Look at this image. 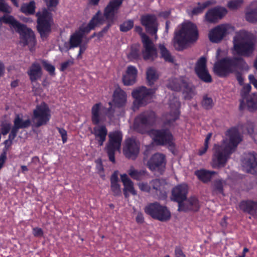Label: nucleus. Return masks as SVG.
<instances>
[{
    "label": "nucleus",
    "mask_w": 257,
    "mask_h": 257,
    "mask_svg": "<svg viewBox=\"0 0 257 257\" xmlns=\"http://www.w3.org/2000/svg\"><path fill=\"white\" fill-rule=\"evenodd\" d=\"M226 135L229 138L228 142L224 141L222 144H214L213 146L211 164L213 168L224 167L230 156L242 141L237 127L229 128L226 132Z\"/></svg>",
    "instance_id": "f257e3e1"
},
{
    "label": "nucleus",
    "mask_w": 257,
    "mask_h": 257,
    "mask_svg": "<svg viewBox=\"0 0 257 257\" xmlns=\"http://www.w3.org/2000/svg\"><path fill=\"white\" fill-rule=\"evenodd\" d=\"M247 67V63L241 57H226L215 63L213 71L217 76L225 77L238 70H245Z\"/></svg>",
    "instance_id": "f03ea898"
},
{
    "label": "nucleus",
    "mask_w": 257,
    "mask_h": 257,
    "mask_svg": "<svg viewBox=\"0 0 257 257\" xmlns=\"http://www.w3.org/2000/svg\"><path fill=\"white\" fill-rule=\"evenodd\" d=\"M198 36V31L194 24L190 22L184 23L181 28L175 33L174 46L177 50H183L188 43L196 42Z\"/></svg>",
    "instance_id": "7ed1b4c3"
},
{
    "label": "nucleus",
    "mask_w": 257,
    "mask_h": 257,
    "mask_svg": "<svg viewBox=\"0 0 257 257\" xmlns=\"http://www.w3.org/2000/svg\"><path fill=\"white\" fill-rule=\"evenodd\" d=\"M102 104L97 103L91 108V121L95 125L91 131V134L94 135L95 139L97 141L99 146H102L106 140L107 135V130L105 125L98 124L103 122L105 120V115L101 112Z\"/></svg>",
    "instance_id": "20e7f679"
},
{
    "label": "nucleus",
    "mask_w": 257,
    "mask_h": 257,
    "mask_svg": "<svg viewBox=\"0 0 257 257\" xmlns=\"http://www.w3.org/2000/svg\"><path fill=\"white\" fill-rule=\"evenodd\" d=\"M233 51L240 56L250 57L255 49V44L245 31L237 32L233 39Z\"/></svg>",
    "instance_id": "39448f33"
},
{
    "label": "nucleus",
    "mask_w": 257,
    "mask_h": 257,
    "mask_svg": "<svg viewBox=\"0 0 257 257\" xmlns=\"http://www.w3.org/2000/svg\"><path fill=\"white\" fill-rule=\"evenodd\" d=\"M167 87L176 92L181 91L186 100H191L196 94V86L185 76L170 78Z\"/></svg>",
    "instance_id": "423d86ee"
},
{
    "label": "nucleus",
    "mask_w": 257,
    "mask_h": 257,
    "mask_svg": "<svg viewBox=\"0 0 257 257\" xmlns=\"http://www.w3.org/2000/svg\"><path fill=\"white\" fill-rule=\"evenodd\" d=\"M156 121L157 115L155 111L151 110L144 111L135 117L134 129L140 134H149Z\"/></svg>",
    "instance_id": "0eeeda50"
},
{
    "label": "nucleus",
    "mask_w": 257,
    "mask_h": 257,
    "mask_svg": "<svg viewBox=\"0 0 257 257\" xmlns=\"http://www.w3.org/2000/svg\"><path fill=\"white\" fill-rule=\"evenodd\" d=\"M37 30L43 41L46 40L52 31V26L53 24L52 14L47 10H43L42 13L36 14Z\"/></svg>",
    "instance_id": "6e6552de"
},
{
    "label": "nucleus",
    "mask_w": 257,
    "mask_h": 257,
    "mask_svg": "<svg viewBox=\"0 0 257 257\" xmlns=\"http://www.w3.org/2000/svg\"><path fill=\"white\" fill-rule=\"evenodd\" d=\"M149 135L152 137L154 142L158 145L167 146L169 151L175 154V144L174 137L167 129H152Z\"/></svg>",
    "instance_id": "1a4fd4ad"
},
{
    "label": "nucleus",
    "mask_w": 257,
    "mask_h": 257,
    "mask_svg": "<svg viewBox=\"0 0 257 257\" xmlns=\"http://www.w3.org/2000/svg\"><path fill=\"white\" fill-rule=\"evenodd\" d=\"M51 117V110L48 105L42 102L40 104L37 105L33 110L32 121L35 127H39L46 125L50 121Z\"/></svg>",
    "instance_id": "9d476101"
},
{
    "label": "nucleus",
    "mask_w": 257,
    "mask_h": 257,
    "mask_svg": "<svg viewBox=\"0 0 257 257\" xmlns=\"http://www.w3.org/2000/svg\"><path fill=\"white\" fill-rule=\"evenodd\" d=\"M144 211L153 218L160 221H167L171 218V213L167 207L157 202L149 204Z\"/></svg>",
    "instance_id": "9b49d317"
},
{
    "label": "nucleus",
    "mask_w": 257,
    "mask_h": 257,
    "mask_svg": "<svg viewBox=\"0 0 257 257\" xmlns=\"http://www.w3.org/2000/svg\"><path fill=\"white\" fill-rule=\"evenodd\" d=\"M155 91V89H147L145 86L134 90L132 95L135 99L133 102L134 107L139 108L141 106L146 105L149 103Z\"/></svg>",
    "instance_id": "f8f14e48"
},
{
    "label": "nucleus",
    "mask_w": 257,
    "mask_h": 257,
    "mask_svg": "<svg viewBox=\"0 0 257 257\" xmlns=\"http://www.w3.org/2000/svg\"><path fill=\"white\" fill-rule=\"evenodd\" d=\"M108 142L106 146V150L110 161L114 163L115 152L120 149L122 134L119 131L110 133Z\"/></svg>",
    "instance_id": "ddd939ff"
},
{
    "label": "nucleus",
    "mask_w": 257,
    "mask_h": 257,
    "mask_svg": "<svg viewBox=\"0 0 257 257\" xmlns=\"http://www.w3.org/2000/svg\"><path fill=\"white\" fill-rule=\"evenodd\" d=\"M166 165V156L161 153L154 154L147 162L148 168L152 171H157L162 174Z\"/></svg>",
    "instance_id": "4468645a"
},
{
    "label": "nucleus",
    "mask_w": 257,
    "mask_h": 257,
    "mask_svg": "<svg viewBox=\"0 0 257 257\" xmlns=\"http://www.w3.org/2000/svg\"><path fill=\"white\" fill-rule=\"evenodd\" d=\"M207 60L201 57L197 61L194 71L197 76L202 82L209 83L212 82V78L207 68Z\"/></svg>",
    "instance_id": "2eb2a0df"
},
{
    "label": "nucleus",
    "mask_w": 257,
    "mask_h": 257,
    "mask_svg": "<svg viewBox=\"0 0 257 257\" xmlns=\"http://www.w3.org/2000/svg\"><path fill=\"white\" fill-rule=\"evenodd\" d=\"M142 43L144 50L142 51V57L145 61L154 60L158 56L156 48L152 41L145 34H142Z\"/></svg>",
    "instance_id": "dca6fc26"
},
{
    "label": "nucleus",
    "mask_w": 257,
    "mask_h": 257,
    "mask_svg": "<svg viewBox=\"0 0 257 257\" xmlns=\"http://www.w3.org/2000/svg\"><path fill=\"white\" fill-rule=\"evenodd\" d=\"M141 24L144 26L146 32L153 36L156 35L158 29L157 17L154 14H145L141 17Z\"/></svg>",
    "instance_id": "f3484780"
},
{
    "label": "nucleus",
    "mask_w": 257,
    "mask_h": 257,
    "mask_svg": "<svg viewBox=\"0 0 257 257\" xmlns=\"http://www.w3.org/2000/svg\"><path fill=\"white\" fill-rule=\"evenodd\" d=\"M16 31L20 35V39L23 46H34L36 45V40L34 32L26 25L22 24Z\"/></svg>",
    "instance_id": "a211bd4d"
},
{
    "label": "nucleus",
    "mask_w": 257,
    "mask_h": 257,
    "mask_svg": "<svg viewBox=\"0 0 257 257\" xmlns=\"http://www.w3.org/2000/svg\"><path fill=\"white\" fill-rule=\"evenodd\" d=\"M140 143L133 138L127 139L125 141L123 152L125 156L132 160H135L140 152Z\"/></svg>",
    "instance_id": "6ab92c4d"
},
{
    "label": "nucleus",
    "mask_w": 257,
    "mask_h": 257,
    "mask_svg": "<svg viewBox=\"0 0 257 257\" xmlns=\"http://www.w3.org/2000/svg\"><path fill=\"white\" fill-rule=\"evenodd\" d=\"M123 0H110L103 11V18L112 23L119 12Z\"/></svg>",
    "instance_id": "aec40b11"
},
{
    "label": "nucleus",
    "mask_w": 257,
    "mask_h": 257,
    "mask_svg": "<svg viewBox=\"0 0 257 257\" xmlns=\"http://www.w3.org/2000/svg\"><path fill=\"white\" fill-rule=\"evenodd\" d=\"M227 13V10L225 8L215 7L207 11L204 16V20L209 23L215 24L222 19Z\"/></svg>",
    "instance_id": "412c9836"
},
{
    "label": "nucleus",
    "mask_w": 257,
    "mask_h": 257,
    "mask_svg": "<svg viewBox=\"0 0 257 257\" xmlns=\"http://www.w3.org/2000/svg\"><path fill=\"white\" fill-rule=\"evenodd\" d=\"M229 25L221 24L212 29L208 33L209 40L213 43L220 42L227 34Z\"/></svg>",
    "instance_id": "4be33fe9"
},
{
    "label": "nucleus",
    "mask_w": 257,
    "mask_h": 257,
    "mask_svg": "<svg viewBox=\"0 0 257 257\" xmlns=\"http://www.w3.org/2000/svg\"><path fill=\"white\" fill-rule=\"evenodd\" d=\"M188 186L185 184L175 186L172 191V200L178 203V206L187 199Z\"/></svg>",
    "instance_id": "5701e85b"
},
{
    "label": "nucleus",
    "mask_w": 257,
    "mask_h": 257,
    "mask_svg": "<svg viewBox=\"0 0 257 257\" xmlns=\"http://www.w3.org/2000/svg\"><path fill=\"white\" fill-rule=\"evenodd\" d=\"M104 22V19L102 17L100 11H98L92 18L88 25L84 27H81L77 31L82 34L83 37L85 33H88L92 30L95 29V27L102 24Z\"/></svg>",
    "instance_id": "b1692460"
},
{
    "label": "nucleus",
    "mask_w": 257,
    "mask_h": 257,
    "mask_svg": "<svg viewBox=\"0 0 257 257\" xmlns=\"http://www.w3.org/2000/svg\"><path fill=\"white\" fill-rule=\"evenodd\" d=\"M242 166L246 168L248 172L257 174V154L248 153L245 155L242 161Z\"/></svg>",
    "instance_id": "393cba45"
},
{
    "label": "nucleus",
    "mask_w": 257,
    "mask_h": 257,
    "mask_svg": "<svg viewBox=\"0 0 257 257\" xmlns=\"http://www.w3.org/2000/svg\"><path fill=\"white\" fill-rule=\"evenodd\" d=\"M27 74L32 83L40 79L43 75V71L40 64L37 62H33L29 67Z\"/></svg>",
    "instance_id": "a878e982"
},
{
    "label": "nucleus",
    "mask_w": 257,
    "mask_h": 257,
    "mask_svg": "<svg viewBox=\"0 0 257 257\" xmlns=\"http://www.w3.org/2000/svg\"><path fill=\"white\" fill-rule=\"evenodd\" d=\"M138 70L136 67L130 65L127 67L125 74L122 76V82L124 85H133L136 81Z\"/></svg>",
    "instance_id": "bb28decb"
},
{
    "label": "nucleus",
    "mask_w": 257,
    "mask_h": 257,
    "mask_svg": "<svg viewBox=\"0 0 257 257\" xmlns=\"http://www.w3.org/2000/svg\"><path fill=\"white\" fill-rule=\"evenodd\" d=\"M120 179L124 186L123 192L124 197L125 198L128 197V193L133 195H136L137 192L134 188V183L129 178L128 176L126 174H121L120 175Z\"/></svg>",
    "instance_id": "cd10ccee"
},
{
    "label": "nucleus",
    "mask_w": 257,
    "mask_h": 257,
    "mask_svg": "<svg viewBox=\"0 0 257 257\" xmlns=\"http://www.w3.org/2000/svg\"><path fill=\"white\" fill-rule=\"evenodd\" d=\"M239 207L243 212L254 216L257 211V201L251 200H243L239 203Z\"/></svg>",
    "instance_id": "c85d7f7f"
},
{
    "label": "nucleus",
    "mask_w": 257,
    "mask_h": 257,
    "mask_svg": "<svg viewBox=\"0 0 257 257\" xmlns=\"http://www.w3.org/2000/svg\"><path fill=\"white\" fill-rule=\"evenodd\" d=\"M200 208L199 201L195 197H190L185 203H183L180 204L178 207V210L181 211H197Z\"/></svg>",
    "instance_id": "c756f323"
},
{
    "label": "nucleus",
    "mask_w": 257,
    "mask_h": 257,
    "mask_svg": "<svg viewBox=\"0 0 257 257\" xmlns=\"http://www.w3.org/2000/svg\"><path fill=\"white\" fill-rule=\"evenodd\" d=\"M113 101L116 107H123L126 101V93L119 87L116 88L113 94Z\"/></svg>",
    "instance_id": "7c9ffc66"
},
{
    "label": "nucleus",
    "mask_w": 257,
    "mask_h": 257,
    "mask_svg": "<svg viewBox=\"0 0 257 257\" xmlns=\"http://www.w3.org/2000/svg\"><path fill=\"white\" fill-rule=\"evenodd\" d=\"M245 19L251 23L257 22V1L252 2L246 9Z\"/></svg>",
    "instance_id": "2f4dec72"
},
{
    "label": "nucleus",
    "mask_w": 257,
    "mask_h": 257,
    "mask_svg": "<svg viewBox=\"0 0 257 257\" xmlns=\"http://www.w3.org/2000/svg\"><path fill=\"white\" fill-rule=\"evenodd\" d=\"M216 174L214 171H209L201 169L195 171L194 174L197 178L204 183H207L210 181L213 176Z\"/></svg>",
    "instance_id": "473e14b6"
},
{
    "label": "nucleus",
    "mask_w": 257,
    "mask_h": 257,
    "mask_svg": "<svg viewBox=\"0 0 257 257\" xmlns=\"http://www.w3.org/2000/svg\"><path fill=\"white\" fill-rule=\"evenodd\" d=\"M127 58L131 61L142 60V53L140 51V46L139 44H134L131 45L130 52L127 54Z\"/></svg>",
    "instance_id": "72a5a7b5"
},
{
    "label": "nucleus",
    "mask_w": 257,
    "mask_h": 257,
    "mask_svg": "<svg viewBox=\"0 0 257 257\" xmlns=\"http://www.w3.org/2000/svg\"><path fill=\"white\" fill-rule=\"evenodd\" d=\"M214 3V0H207L203 3L198 2L197 4V6L192 9L191 14L194 16L201 14L206 9L213 5Z\"/></svg>",
    "instance_id": "f704fd0d"
},
{
    "label": "nucleus",
    "mask_w": 257,
    "mask_h": 257,
    "mask_svg": "<svg viewBox=\"0 0 257 257\" xmlns=\"http://www.w3.org/2000/svg\"><path fill=\"white\" fill-rule=\"evenodd\" d=\"M180 102L177 99H174L173 102L170 103L171 121L174 122L179 118L180 114Z\"/></svg>",
    "instance_id": "c9c22d12"
},
{
    "label": "nucleus",
    "mask_w": 257,
    "mask_h": 257,
    "mask_svg": "<svg viewBox=\"0 0 257 257\" xmlns=\"http://www.w3.org/2000/svg\"><path fill=\"white\" fill-rule=\"evenodd\" d=\"M83 37L80 32L76 31L72 35H71L69 39V47L67 48V50L71 48L78 47V46L81 45Z\"/></svg>",
    "instance_id": "e433bc0d"
},
{
    "label": "nucleus",
    "mask_w": 257,
    "mask_h": 257,
    "mask_svg": "<svg viewBox=\"0 0 257 257\" xmlns=\"http://www.w3.org/2000/svg\"><path fill=\"white\" fill-rule=\"evenodd\" d=\"M0 23L1 24H9L16 30L22 24L16 20L13 16L9 15H4L3 17H0Z\"/></svg>",
    "instance_id": "4c0bfd02"
},
{
    "label": "nucleus",
    "mask_w": 257,
    "mask_h": 257,
    "mask_svg": "<svg viewBox=\"0 0 257 257\" xmlns=\"http://www.w3.org/2000/svg\"><path fill=\"white\" fill-rule=\"evenodd\" d=\"M158 48L160 51L161 58H163L165 61L167 62L173 63L174 62L173 57L164 44H160L158 45Z\"/></svg>",
    "instance_id": "58836bf2"
},
{
    "label": "nucleus",
    "mask_w": 257,
    "mask_h": 257,
    "mask_svg": "<svg viewBox=\"0 0 257 257\" xmlns=\"http://www.w3.org/2000/svg\"><path fill=\"white\" fill-rule=\"evenodd\" d=\"M31 124V121L30 119L23 120L22 118L20 116L19 114L16 115L14 120V126L19 129L28 128Z\"/></svg>",
    "instance_id": "ea45409f"
},
{
    "label": "nucleus",
    "mask_w": 257,
    "mask_h": 257,
    "mask_svg": "<svg viewBox=\"0 0 257 257\" xmlns=\"http://www.w3.org/2000/svg\"><path fill=\"white\" fill-rule=\"evenodd\" d=\"M128 174L134 180L140 181L144 179L147 174L146 170H138L131 167L128 171Z\"/></svg>",
    "instance_id": "a19ab883"
},
{
    "label": "nucleus",
    "mask_w": 257,
    "mask_h": 257,
    "mask_svg": "<svg viewBox=\"0 0 257 257\" xmlns=\"http://www.w3.org/2000/svg\"><path fill=\"white\" fill-rule=\"evenodd\" d=\"M251 89V86L249 84L245 85L240 92V95L242 99L240 100L239 109L242 110L245 106V103H244V99L247 97L249 96V93L250 92Z\"/></svg>",
    "instance_id": "79ce46f5"
},
{
    "label": "nucleus",
    "mask_w": 257,
    "mask_h": 257,
    "mask_svg": "<svg viewBox=\"0 0 257 257\" xmlns=\"http://www.w3.org/2000/svg\"><path fill=\"white\" fill-rule=\"evenodd\" d=\"M147 79L150 86L152 85L158 79V75L156 70L153 67L149 68L146 72Z\"/></svg>",
    "instance_id": "37998d69"
},
{
    "label": "nucleus",
    "mask_w": 257,
    "mask_h": 257,
    "mask_svg": "<svg viewBox=\"0 0 257 257\" xmlns=\"http://www.w3.org/2000/svg\"><path fill=\"white\" fill-rule=\"evenodd\" d=\"M246 102V106L250 111L257 109V95H252L244 99Z\"/></svg>",
    "instance_id": "c03bdc74"
},
{
    "label": "nucleus",
    "mask_w": 257,
    "mask_h": 257,
    "mask_svg": "<svg viewBox=\"0 0 257 257\" xmlns=\"http://www.w3.org/2000/svg\"><path fill=\"white\" fill-rule=\"evenodd\" d=\"M35 2L31 1L29 4H24L21 8V11L26 15H33L35 13Z\"/></svg>",
    "instance_id": "a18cd8bd"
},
{
    "label": "nucleus",
    "mask_w": 257,
    "mask_h": 257,
    "mask_svg": "<svg viewBox=\"0 0 257 257\" xmlns=\"http://www.w3.org/2000/svg\"><path fill=\"white\" fill-rule=\"evenodd\" d=\"M41 63L44 69L49 73L50 75L54 76L55 75V67L54 65L48 63L46 60H42Z\"/></svg>",
    "instance_id": "49530a36"
},
{
    "label": "nucleus",
    "mask_w": 257,
    "mask_h": 257,
    "mask_svg": "<svg viewBox=\"0 0 257 257\" xmlns=\"http://www.w3.org/2000/svg\"><path fill=\"white\" fill-rule=\"evenodd\" d=\"M134 26V21L129 20L124 22L120 25L119 29L121 32H127L131 30Z\"/></svg>",
    "instance_id": "de8ad7c7"
},
{
    "label": "nucleus",
    "mask_w": 257,
    "mask_h": 257,
    "mask_svg": "<svg viewBox=\"0 0 257 257\" xmlns=\"http://www.w3.org/2000/svg\"><path fill=\"white\" fill-rule=\"evenodd\" d=\"M201 103L202 107L205 109H210L212 108L213 105L212 99L208 97L207 95L203 96Z\"/></svg>",
    "instance_id": "09e8293b"
},
{
    "label": "nucleus",
    "mask_w": 257,
    "mask_h": 257,
    "mask_svg": "<svg viewBox=\"0 0 257 257\" xmlns=\"http://www.w3.org/2000/svg\"><path fill=\"white\" fill-rule=\"evenodd\" d=\"M243 3V0H232L228 2L227 4V7L230 10H237L241 6Z\"/></svg>",
    "instance_id": "8fccbe9b"
},
{
    "label": "nucleus",
    "mask_w": 257,
    "mask_h": 257,
    "mask_svg": "<svg viewBox=\"0 0 257 257\" xmlns=\"http://www.w3.org/2000/svg\"><path fill=\"white\" fill-rule=\"evenodd\" d=\"M213 191L217 194L223 193V186L221 180H218L214 181L213 184Z\"/></svg>",
    "instance_id": "3c124183"
},
{
    "label": "nucleus",
    "mask_w": 257,
    "mask_h": 257,
    "mask_svg": "<svg viewBox=\"0 0 257 257\" xmlns=\"http://www.w3.org/2000/svg\"><path fill=\"white\" fill-rule=\"evenodd\" d=\"M111 190L114 196H120L121 194L120 185L118 183L110 184Z\"/></svg>",
    "instance_id": "603ef678"
},
{
    "label": "nucleus",
    "mask_w": 257,
    "mask_h": 257,
    "mask_svg": "<svg viewBox=\"0 0 257 257\" xmlns=\"http://www.w3.org/2000/svg\"><path fill=\"white\" fill-rule=\"evenodd\" d=\"M243 127L245 128L247 133L252 137H254V124L253 122L247 121L246 123L243 125Z\"/></svg>",
    "instance_id": "864d4df0"
},
{
    "label": "nucleus",
    "mask_w": 257,
    "mask_h": 257,
    "mask_svg": "<svg viewBox=\"0 0 257 257\" xmlns=\"http://www.w3.org/2000/svg\"><path fill=\"white\" fill-rule=\"evenodd\" d=\"M150 184L152 187L153 189L156 191V192H161L162 183L159 179L153 180L151 182Z\"/></svg>",
    "instance_id": "5fc2aeb1"
},
{
    "label": "nucleus",
    "mask_w": 257,
    "mask_h": 257,
    "mask_svg": "<svg viewBox=\"0 0 257 257\" xmlns=\"http://www.w3.org/2000/svg\"><path fill=\"white\" fill-rule=\"evenodd\" d=\"M139 189L143 192L150 193L151 191V187L147 183L140 182L138 184Z\"/></svg>",
    "instance_id": "6e6d98bb"
},
{
    "label": "nucleus",
    "mask_w": 257,
    "mask_h": 257,
    "mask_svg": "<svg viewBox=\"0 0 257 257\" xmlns=\"http://www.w3.org/2000/svg\"><path fill=\"white\" fill-rule=\"evenodd\" d=\"M56 128L58 131L59 134H60V135L61 136L63 143L64 144L65 143L67 140V131L63 128L57 127Z\"/></svg>",
    "instance_id": "4d7b16f0"
},
{
    "label": "nucleus",
    "mask_w": 257,
    "mask_h": 257,
    "mask_svg": "<svg viewBox=\"0 0 257 257\" xmlns=\"http://www.w3.org/2000/svg\"><path fill=\"white\" fill-rule=\"evenodd\" d=\"M74 64V61L72 60H68L65 62H64L61 64L60 70V71L64 72L67 68Z\"/></svg>",
    "instance_id": "13d9d810"
},
{
    "label": "nucleus",
    "mask_w": 257,
    "mask_h": 257,
    "mask_svg": "<svg viewBox=\"0 0 257 257\" xmlns=\"http://www.w3.org/2000/svg\"><path fill=\"white\" fill-rule=\"evenodd\" d=\"M1 135H6L9 133L11 130V125L9 123H2L1 125Z\"/></svg>",
    "instance_id": "bf43d9fd"
},
{
    "label": "nucleus",
    "mask_w": 257,
    "mask_h": 257,
    "mask_svg": "<svg viewBox=\"0 0 257 257\" xmlns=\"http://www.w3.org/2000/svg\"><path fill=\"white\" fill-rule=\"evenodd\" d=\"M48 8L51 10V8L56 7L59 4V0H44Z\"/></svg>",
    "instance_id": "052dcab7"
},
{
    "label": "nucleus",
    "mask_w": 257,
    "mask_h": 257,
    "mask_svg": "<svg viewBox=\"0 0 257 257\" xmlns=\"http://www.w3.org/2000/svg\"><path fill=\"white\" fill-rule=\"evenodd\" d=\"M175 257H186V255L183 251L182 248L180 246H176L174 250Z\"/></svg>",
    "instance_id": "680f3d73"
},
{
    "label": "nucleus",
    "mask_w": 257,
    "mask_h": 257,
    "mask_svg": "<svg viewBox=\"0 0 257 257\" xmlns=\"http://www.w3.org/2000/svg\"><path fill=\"white\" fill-rule=\"evenodd\" d=\"M33 234L35 237H42L44 232L41 228L36 227L33 228Z\"/></svg>",
    "instance_id": "e2e57ef3"
},
{
    "label": "nucleus",
    "mask_w": 257,
    "mask_h": 257,
    "mask_svg": "<svg viewBox=\"0 0 257 257\" xmlns=\"http://www.w3.org/2000/svg\"><path fill=\"white\" fill-rule=\"evenodd\" d=\"M19 130V129L18 128L16 127V126H15L13 127L11 131V133L9 135V138L10 140H12V141H13L15 139V138L17 136Z\"/></svg>",
    "instance_id": "0e129e2a"
},
{
    "label": "nucleus",
    "mask_w": 257,
    "mask_h": 257,
    "mask_svg": "<svg viewBox=\"0 0 257 257\" xmlns=\"http://www.w3.org/2000/svg\"><path fill=\"white\" fill-rule=\"evenodd\" d=\"M95 163H96V170L99 173L104 171V168L102 162V160L101 159H98L95 161Z\"/></svg>",
    "instance_id": "69168bd1"
},
{
    "label": "nucleus",
    "mask_w": 257,
    "mask_h": 257,
    "mask_svg": "<svg viewBox=\"0 0 257 257\" xmlns=\"http://www.w3.org/2000/svg\"><path fill=\"white\" fill-rule=\"evenodd\" d=\"M0 12L4 13H10L9 6L5 4L3 0H0Z\"/></svg>",
    "instance_id": "338daca9"
},
{
    "label": "nucleus",
    "mask_w": 257,
    "mask_h": 257,
    "mask_svg": "<svg viewBox=\"0 0 257 257\" xmlns=\"http://www.w3.org/2000/svg\"><path fill=\"white\" fill-rule=\"evenodd\" d=\"M110 184L118 183V178L117 171H114L110 177Z\"/></svg>",
    "instance_id": "774afa93"
}]
</instances>
